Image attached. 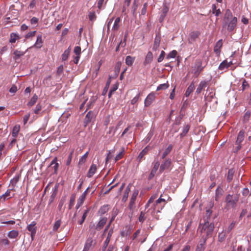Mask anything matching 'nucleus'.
Segmentation results:
<instances>
[{
  "label": "nucleus",
  "instance_id": "nucleus-14",
  "mask_svg": "<svg viewBox=\"0 0 251 251\" xmlns=\"http://www.w3.org/2000/svg\"><path fill=\"white\" fill-rule=\"evenodd\" d=\"M207 84L208 81L205 80L201 81L197 88L196 93L197 94L201 93L202 90L205 88L207 86Z\"/></svg>",
  "mask_w": 251,
  "mask_h": 251
},
{
  "label": "nucleus",
  "instance_id": "nucleus-19",
  "mask_svg": "<svg viewBox=\"0 0 251 251\" xmlns=\"http://www.w3.org/2000/svg\"><path fill=\"white\" fill-rule=\"evenodd\" d=\"M11 190L8 189L6 192L3 195L0 196V202H3L6 200L8 199L11 197L10 196Z\"/></svg>",
  "mask_w": 251,
  "mask_h": 251
},
{
  "label": "nucleus",
  "instance_id": "nucleus-20",
  "mask_svg": "<svg viewBox=\"0 0 251 251\" xmlns=\"http://www.w3.org/2000/svg\"><path fill=\"white\" fill-rule=\"evenodd\" d=\"M92 238H88L86 241L83 251H88L92 245Z\"/></svg>",
  "mask_w": 251,
  "mask_h": 251
},
{
  "label": "nucleus",
  "instance_id": "nucleus-55",
  "mask_svg": "<svg viewBox=\"0 0 251 251\" xmlns=\"http://www.w3.org/2000/svg\"><path fill=\"white\" fill-rule=\"evenodd\" d=\"M75 201V198L74 196H72L70 200V203L69 205V209H71L72 207L73 206L74 203Z\"/></svg>",
  "mask_w": 251,
  "mask_h": 251
},
{
  "label": "nucleus",
  "instance_id": "nucleus-41",
  "mask_svg": "<svg viewBox=\"0 0 251 251\" xmlns=\"http://www.w3.org/2000/svg\"><path fill=\"white\" fill-rule=\"evenodd\" d=\"M169 87V84L167 83L160 84L156 89L157 91L161 90H165Z\"/></svg>",
  "mask_w": 251,
  "mask_h": 251
},
{
  "label": "nucleus",
  "instance_id": "nucleus-52",
  "mask_svg": "<svg viewBox=\"0 0 251 251\" xmlns=\"http://www.w3.org/2000/svg\"><path fill=\"white\" fill-rule=\"evenodd\" d=\"M92 114L91 112H89L86 115L85 121L86 122L88 123L91 121L92 119Z\"/></svg>",
  "mask_w": 251,
  "mask_h": 251
},
{
  "label": "nucleus",
  "instance_id": "nucleus-25",
  "mask_svg": "<svg viewBox=\"0 0 251 251\" xmlns=\"http://www.w3.org/2000/svg\"><path fill=\"white\" fill-rule=\"evenodd\" d=\"M70 51H71L70 47H69L67 50H66L64 51V52L62 54V56H61L62 61H66L67 60V59L69 56V54L70 53Z\"/></svg>",
  "mask_w": 251,
  "mask_h": 251
},
{
  "label": "nucleus",
  "instance_id": "nucleus-39",
  "mask_svg": "<svg viewBox=\"0 0 251 251\" xmlns=\"http://www.w3.org/2000/svg\"><path fill=\"white\" fill-rule=\"evenodd\" d=\"M89 209H88V208H87L86 210H85L84 211V212L83 214L81 220L80 221H78V223L80 225H82L83 223V222H84V221L86 219V217L87 216V214H88V213L89 212Z\"/></svg>",
  "mask_w": 251,
  "mask_h": 251
},
{
  "label": "nucleus",
  "instance_id": "nucleus-5",
  "mask_svg": "<svg viewBox=\"0 0 251 251\" xmlns=\"http://www.w3.org/2000/svg\"><path fill=\"white\" fill-rule=\"evenodd\" d=\"M171 164L172 161L171 159L168 158L165 159L160 165L159 172L161 173L164 171V170L169 169L170 168Z\"/></svg>",
  "mask_w": 251,
  "mask_h": 251
},
{
  "label": "nucleus",
  "instance_id": "nucleus-28",
  "mask_svg": "<svg viewBox=\"0 0 251 251\" xmlns=\"http://www.w3.org/2000/svg\"><path fill=\"white\" fill-rule=\"evenodd\" d=\"M152 54L151 51H149L146 56L144 63L145 64H149L152 60Z\"/></svg>",
  "mask_w": 251,
  "mask_h": 251
},
{
  "label": "nucleus",
  "instance_id": "nucleus-12",
  "mask_svg": "<svg viewBox=\"0 0 251 251\" xmlns=\"http://www.w3.org/2000/svg\"><path fill=\"white\" fill-rule=\"evenodd\" d=\"M245 131L244 130H241L237 136L236 140V144L238 145L237 147V150H239L241 148L240 144L243 141L244 139Z\"/></svg>",
  "mask_w": 251,
  "mask_h": 251
},
{
  "label": "nucleus",
  "instance_id": "nucleus-31",
  "mask_svg": "<svg viewBox=\"0 0 251 251\" xmlns=\"http://www.w3.org/2000/svg\"><path fill=\"white\" fill-rule=\"evenodd\" d=\"M206 238H204L202 243L198 244L196 247L195 251H204L205 249L204 244Z\"/></svg>",
  "mask_w": 251,
  "mask_h": 251
},
{
  "label": "nucleus",
  "instance_id": "nucleus-3",
  "mask_svg": "<svg viewBox=\"0 0 251 251\" xmlns=\"http://www.w3.org/2000/svg\"><path fill=\"white\" fill-rule=\"evenodd\" d=\"M162 195H161L159 198L156 200L153 203V208L157 212H160L167 203L165 199L162 198Z\"/></svg>",
  "mask_w": 251,
  "mask_h": 251
},
{
  "label": "nucleus",
  "instance_id": "nucleus-17",
  "mask_svg": "<svg viewBox=\"0 0 251 251\" xmlns=\"http://www.w3.org/2000/svg\"><path fill=\"white\" fill-rule=\"evenodd\" d=\"M199 36V32L198 31H192L190 33L188 39L189 42L192 43L195 41Z\"/></svg>",
  "mask_w": 251,
  "mask_h": 251
},
{
  "label": "nucleus",
  "instance_id": "nucleus-56",
  "mask_svg": "<svg viewBox=\"0 0 251 251\" xmlns=\"http://www.w3.org/2000/svg\"><path fill=\"white\" fill-rule=\"evenodd\" d=\"M222 195V190H219L217 189L216 191L215 200L218 201L219 197Z\"/></svg>",
  "mask_w": 251,
  "mask_h": 251
},
{
  "label": "nucleus",
  "instance_id": "nucleus-16",
  "mask_svg": "<svg viewBox=\"0 0 251 251\" xmlns=\"http://www.w3.org/2000/svg\"><path fill=\"white\" fill-rule=\"evenodd\" d=\"M223 45V41L222 39L219 40L216 44L214 47V52L217 54L219 55L221 51V48Z\"/></svg>",
  "mask_w": 251,
  "mask_h": 251
},
{
  "label": "nucleus",
  "instance_id": "nucleus-35",
  "mask_svg": "<svg viewBox=\"0 0 251 251\" xmlns=\"http://www.w3.org/2000/svg\"><path fill=\"white\" fill-rule=\"evenodd\" d=\"M121 21V19L119 17H117L114 23L112 26V30H117L119 27V23Z\"/></svg>",
  "mask_w": 251,
  "mask_h": 251
},
{
  "label": "nucleus",
  "instance_id": "nucleus-60",
  "mask_svg": "<svg viewBox=\"0 0 251 251\" xmlns=\"http://www.w3.org/2000/svg\"><path fill=\"white\" fill-rule=\"evenodd\" d=\"M65 201V198H62L61 199V200L59 202V204H58V208H59V210H61V208H62L63 205L64 204Z\"/></svg>",
  "mask_w": 251,
  "mask_h": 251
},
{
  "label": "nucleus",
  "instance_id": "nucleus-36",
  "mask_svg": "<svg viewBox=\"0 0 251 251\" xmlns=\"http://www.w3.org/2000/svg\"><path fill=\"white\" fill-rule=\"evenodd\" d=\"M173 146L172 145H169L167 149L165 150L162 154V158H164L172 151Z\"/></svg>",
  "mask_w": 251,
  "mask_h": 251
},
{
  "label": "nucleus",
  "instance_id": "nucleus-43",
  "mask_svg": "<svg viewBox=\"0 0 251 251\" xmlns=\"http://www.w3.org/2000/svg\"><path fill=\"white\" fill-rule=\"evenodd\" d=\"M177 55V51L176 50H173L171 51L167 56V59L174 58Z\"/></svg>",
  "mask_w": 251,
  "mask_h": 251
},
{
  "label": "nucleus",
  "instance_id": "nucleus-13",
  "mask_svg": "<svg viewBox=\"0 0 251 251\" xmlns=\"http://www.w3.org/2000/svg\"><path fill=\"white\" fill-rule=\"evenodd\" d=\"M159 163L158 161L156 162L154 164L153 168L152 169L151 172L149 176V179H151L154 177L159 168Z\"/></svg>",
  "mask_w": 251,
  "mask_h": 251
},
{
  "label": "nucleus",
  "instance_id": "nucleus-47",
  "mask_svg": "<svg viewBox=\"0 0 251 251\" xmlns=\"http://www.w3.org/2000/svg\"><path fill=\"white\" fill-rule=\"evenodd\" d=\"M233 174H234L233 170V169L229 170L228 172L227 177V179L229 181H230L232 179Z\"/></svg>",
  "mask_w": 251,
  "mask_h": 251
},
{
  "label": "nucleus",
  "instance_id": "nucleus-30",
  "mask_svg": "<svg viewBox=\"0 0 251 251\" xmlns=\"http://www.w3.org/2000/svg\"><path fill=\"white\" fill-rule=\"evenodd\" d=\"M19 235V232L17 230H12L8 233V236L11 239L16 238Z\"/></svg>",
  "mask_w": 251,
  "mask_h": 251
},
{
  "label": "nucleus",
  "instance_id": "nucleus-38",
  "mask_svg": "<svg viewBox=\"0 0 251 251\" xmlns=\"http://www.w3.org/2000/svg\"><path fill=\"white\" fill-rule=\"evenodd\" d=\"M198 63V65L197 67V70L194 72V74L197 75H199L203 69V67L201 66V61H199Z\"/></svg>",
  "mask_w": 251,
  "mask_h": 251
},
{
  "label": "nucleus",
  "instance_id": "nucleus-18",
  "mask_svg": "<svg viewBox=\"0 0 251 251\" xmlns=\"http://www.w3.org/2000/svg\"><path fill=\"white\" fill-rule=\"evenodd\" d=\"M161 41V37L159 35H156L154 39L152 50H156L159 47Z\"/></svg>",
  "mask_w": 251,
  "mask_h": 251
},
{
  "label": "nucleus",
  "instance_id": "nucleus-24",
  "mask_svg": "<svg viewBox=\"0 0 251 251\" xmlns=\"http://www.w3.org/2000/svg\"><path fill=\"white\" fill-rule=\"evenodd\" d=\"M135 57H132L131 56L128 55L126 58V60H125L126 64L127 65L130 66L133 64V62L135 61Z\"/></svg>",
  "mask_w": 251,
  "mask_h": 251
},
{
  "label": "nucleus",
  "instance_id": "nucleus-23",
  "mask_svg": "<svg viewBox=\"0 0 251 251\" xmlns=\"http://www.w3.org/2000/svg\"><path fill=\"white\" fill-rule=\"evenodd\" d=\"M58 184H56L55 186H54V187L52 189L53 193H52L51 195L50 196V203H51L53 201L54 198L55 197V196L57 194V191H58Z\"/></svg>",
  "mask_w": 251,
  "mask_h": 251
},
{
  "label": "nucleus",
  "instance_id": "nucleus-2",
  "mask_svg": "<svg viewBox=\"0 0 251 251\" xmlns=\"http://www.w3.org/2000/svg\"><path fill=\"white\" fill-rule=\"evenodd\" d=\"M214 225L213 223H210L208 222H205L204 224H200L198 230L200 231L201 233L205 232L207 236H209L213 231Z\"/></svg>",
  "mask_w": 251,
  "mask_h": 251
},
{
  "label": "nucleus",
  "instance_id": "nucleus-34",
  "mask_svg": "<svg viewBox=\"0 0 251 251\" xmlns=\"http://www.w3.org/2000/svg\"><path fill=\"white\" fill-rule=\"evenodd\" d=\"M27 50H26L25 51H22L20 50H15L14 51V54L15 56V59L16 60L17 58H19L21 56H23Z\"/></svg>",
  "mask_w": 251,
  "mask_h": 251
},
{
  "label": "nucleus",
  "instance_id": "nucleus-1",
  "mask_svg": "<svg viewBox=\"0 0 251 251\" xmlns=\"http://www.w3.org/2000/svg\"><path fill=\"white\" fill-rule=\"evenodd\" d=\"M237 24V18L233 16L229 9L226 10L223 19V27L226 28L228 31L231 32L236 28Z\"/></svg>",
  "mask_w": 251,
  "mask_h": 251
},
{
  "label": "nucleus",
  "instance_id": "nucleus-46",
  "mask_svg": "<svg viewBox=\"0 0 251 251\" xmlns=\"http://www.w3.org/2000/svg\"><path fill=\"white\" fill-rule=\"evenodd\" d=\"M61 221L60 220L56 221L53 226V231H57L59 226L61 225Z\"/></svg>",
  "mask_w": 251,
  "mask_h": 251
},
{
  "label": "nucleus",
  "instance_id": "nucleus-7",
  "mask_svg": "<svg viewBox=\"0 0 251 251\" xmlns=\"http://www.w3.org/2000/svg\"><path fill=\"white\" fill-rule=\"evenodd\" d=\"M235 64V62L233 60H230L229 62H227L226 60L223 61L219 66V69L220 70H224L228 68L230 65Z\"/></svg>",
  "mask_w": 251,
  "mask_h": 251
},
{
  "label": "nucleus",
  "instance_id": "nucleus-15",
  "mask_svg": "<svg viewBox=\"0 0 251 251\" xmlns=\"http://www.w3.org/2000/svg\"><path fill=\"white\" fill-rule=\"evenodd\" d=\"M43 41L41 35H38L37 37V40L35 43L32 47H35L37 49L41 48L43 46Z\"/></svg>",
  "mask_w": 251,
  "mask_h": 251
},
{
  "label": "nucleus",
  "instance_id": "nucleus-21",
  "mask_svg": "<svg viewBox=\"0 0 251 251\" xmlns=\"http://www.w3.org/2000/svg\"><path fill=\"white\" fill-rule=\"evenodd\" d=\"M97 170V166L95 164H93L88 171V173L87 174V176L88 177H91L96 173V171Z\"/></svg>",
  "mask_w": 251,
  "mask_h": 251
},
{
  "label": "nucleus",
  "instance_id": "nucleus-58",
  "mask_svg": "<svg viewBox=\"0 0 251 251\" xmlns=\"http://www.w3.org/2000/svg\"><path fill=\"white\" fill-rule=\"evenodd\" d=\"M126 36L125 37V39H124V41H121L120 42V43L119 44V45L117 47V48L116 49V51H117L119 50L120 46H121L123 47H124L125 46V45H126Z\"/></svg>",
  "mask_w": 251,
  "mask_h": 251
},
{
  "label": "nucleus",
  "instance_id": "nucleus-54",
  "mask_svg": "<svg viewBox=\"0 0 251 251\" xmlns=\"http://www.w3.org/2000/svg\"><path fill=\"white\" fill-rule=\"evenodd\" d=\"M131 0H125V4L123 7V12H126V7H128L130 5Z\"/></svg>",
  "mask_w": 251,
  "mask_h": 251
},
{
  "label": "nucleus",
  "instance_id": "nucleus-6",
  "mask_svg": "<svg viewBox=\"0 0 251 251\" xmlns=\"http://www.w3.org/2000/svg\"><path fill=\"white\" fill-rule=\"evenodd\" d=\"M35 226L36 223L34 221H33L27 226V229L31 232V237L32 240H33L34 237L35 236L36 232V227Z\"/></svg>",
  "mask_w": 251,
  "mask_h": 251
},
{
  "label": "nucleus",
  "instance_id": "nucleus-63",
  "mask_svg": "<svg viewBox=\"0 0 251 251\" xmlns=\"http://www.w3.org/2000/svg\"><path fill=\"white\" fill-rule=\"evenodd\" d=\"M41 109H42V106H41V105H40V104H38L36 106V107H35V109H34V112L35 114H38V112H39L41 110Z\"/></svg>",
  "mask_w": 251,
  "mask_h": 251
},
{
  "label": "nucleus",
  "instance_id": "nucleus-4",
  "mask_svg": "<svg viewBox=\"0 0 251 251\" xmlns=\"http://www.w3.org/2000/svg\"><path fill=\"white\" fill-rule=\"evenodd\" d=\"M238 201V197L237 196L233 197L230 195H228L226 198L227 207L232 208L235 207Z\"/></svg>",
  "mask_w": 251,
  "mask_h": 251
},
{
  "label": "nucleus",
  "instance_id": "nucleus-45",
  "mask_svg": "<svg viewBox=\"0 0 251 251\" xmlns=\"http://www.w3.org/2000/svg\"><path fill=\"white\" fill-rule=\"evenodd\" d=\"M109 207L108 205H103L99 210V213L101 214H103L108 211Z\"/></svg>",
  "mask_w": 251,
  "mask_h": 251
},
{
  "label": "nucleus",
  "instance_id": "nucleus-44",
  "mask_svg": "<svg viewBox=\"0 0 251 251\" xmlns=\"http://www.w3.org/2000/svg\"><path fill=\"white\" fill-rule=\"evenodd\" d=\"M53 164H54V165L53 166L54 172H56V171L58 168V166H59L58 163H57V158L56 157L54 158L53 159V160L51 162V164H50L51 165H52Z\"/></svg>",
  "mask_w": 251,
  "mask_h": 251
},
{
  "label": "nucleus",
  "instance_id": "nucleus-42",
  "mask_svg": "<svg viewBox=\"0 0 251 251\" xmlns=\"http://www.w3.org/2000/svg\"><path fill=\"white\" fill-rule=\"evenodd\" d=\"M88 154V151L86 152L79 159V164H82L84 163L87 159Z\"/></svg>",
  "mask_w": 251,
  "mask_h": 251
},
{
  "label": "nucleus",
  "instance_id": "nucleus-10",
  "mask_svg": "<svg viewBox=\"0 0 251 251\" xmlns=\"http://www.w3.org/2000/svg\"><path fill=\"white\" fill-rule=\"evenodd\" d=\"M113 232V231L112 229H111L109 230L107 235V237H106V239L104 242V244H103V248H102L103 251H104L105 250V249H106V248L107 247V246L109 243L110 240L111 239V237L112 236Z\"/></svg>",
  "mask_w": 251,
  "mask_h": 251
},
{
  "label": "nucleus",
  "instance_id": "nucleus-27",
  "mask_svg": "<svg viewBox=\"0 0 251 251\" xmlns=\"http://www.w3.org/2000/svg\"><path fill=\"white\" fill-rule=\"evenodd\" d=\"M19 39V35L15 33H11L10 35L9 42L14 43L16 40Z\"/></svg>",
  "mask_w": 251,
  "mask_h": 251
},
{
  "label": "nucleus",
  "instance_id": "nucleus-26",
  "mask_svg": "<svg viewBox=\"0 0 251 251\" xmlns=\"http://www.w3.org/2000/svg\"><path fill=\"white\" fill-rule=\"evenodd\" d=\"M194 83L193 82H192L186 90V91L185 94V96L187 97H189L191 93L194 91Z\"/></svg>",
  "mask_w": 251,
  "mask_h": 251
},
{
  "label": "nucleus",
  "instance_id": "nucleus-32",
  "mask_svg": "<svg viewBox=\"0 0 251 251\" xmlns=\"http://www.w3.org/2000/svg\"><path fill=\"white\" fill-rule=\"evenodd\" d=\"M212 12L216 16H219L221 13L220 9H217L216 6L214 4L212 5Z\"/></svg>",
  "mask_w": 251,
  "mask_h": 251
},
{
  "label": "nucleus",
  "instance_id": "nucleus-22",
  "mask_svg": "<svg viewBox=\"0 0 251 251\" xmlns=\"http://www.w3.org/2000/svg\"><path fill=\"white\" fill-rule=\"evenodd\" d=\"M20 129V126L19 125H15L12 130L11 134L13 138H16Z\"/></svg>",
  "mask_w": 251,
  "mask_h": 251
},
{
  "label": "nucleus",
  "instance_id": "nucleus-50",
  "mask_svg": "<svg viewBox=\"0 0 251 251\" xmlns=\"http://www.w3.org/2000/svg\"><path fill=\"white\" fill-rule=\"evenodd\" d=\"M168 10L169 7L167 6L166 4H164L163 5L162 10L161 11V14L166 15L167 12H168Z\"/></svg>",
  "mask_w": 251,
  "mask_h": 251
},
{
  "label": "nucleus",
  "instance_id": "nucleus-49",
  "mask_svg": "<svg viewBox=\"0 0 251 251\" xmlns=\"http://www.w3.org/2000/svg\"><path fill=\"white\" fill-rule=\"evenodd\" d=\"M140 96V94L138 93L135 97H134L131 100V103L132 104H135L139 100V98Z\"/></svg>",
  "mask_w": 251,
  "mask_h": 251
},
{
  "label": "nucleus",
  "instance_id": "nucleus-59",
  "mask_svg": "<svg viewBox=\"0 0 251 251\" xmlns=\"http://www.w3.org/2000/svg\"><path fill=\"white\" fill-rule=\"evenodd\" d=\"M73 152V151H71L68 157L67 161L66 162V165L68 166L69 165L71 162Z\"/></svg>",
  "mask_w": 251,
  "mask_h": 251
},
{
  "label": "nucleus",
  "instance_id": "nucleus-51",
  "mask_svg": "<svg viewBox=\"0 0 251 251\" xmlns=\"http://www.w3.org/2000/svg\"><path fill=\"white\" fill-rule=\"evenodd\" d=\"M74 52L76 54V55H80L81 48L79 46L75 47Z\"/></svg>",
  "mask_w": 251,
  "mask_h": 251
},
{
  "label": "nucleus",
  "instance_id": "nucleus-29",
  "mask_svg": "<svg viewBox=\"0 0 251 251\" xmlns=\"http://www.w3.org/2000/svg\"><path fill=\"white\" fill-rule=\"evenodd\" d=\"M106 221H107L106 218H101L97 225V228L99 229H101L104 226V225L105 224Z\"/></svg>",
  "mask_w": 251,
  "mask_h": 251
},
{
  "label": "nucleus",
  "instance_id": "nucleus-64",
  "mask_svg": "<svg viewBox=\"0 0 251 251\" xmlns=\"http://www.w3.org/2000/svg\"><path fill=\"white\" fill-rule=\"evenodd\" d=\"M235 225V222H232L230 225L228 226V227L227 228V232H229L234 227Z\"/></svg>",
  "mask_w": 251,
  "mask_h": 251
},
{
  "label": "nucleus",
  "instance_id": "nucleus-33",
  "mask_svg": "<svg viewBox=\"0 0 251 251\" xmlns=\"http://www.w3.org/2000/svg\"><path fill=\"white\" fill-rule=\"evenodd\" d=\"M38 99V97L36 95H34L31 99L30 101L27 103V105L29 107L32 106L36 102Z\"/></svg>",
  "mask_w": 251,
  "mask_h": 251
},
{
  "label": "nucleus",
  "instance_id": "nucleus-53",
  "mask_svg": "<svg viewBox=\"0 0 251 251\" xmlns=\"http://www.w3.org/2000/svg\"><path fill=\"white\" fill-rule=\"evenodd\" d=\"M165 55V52L163 50H162L161 51L160 54L157 59V61L158 62H161L163 61V60L164 58Z\"/></svg>",
  "mask_w": 251,
  "mask_h": 251
},
{
  "label": "nucleus",
  "instance_id": "nucleus-37",
  "mask_svg": "<svg viewBox=\"0 0 251 251\" xmlns=\"http://www.w3.org/2000/svg\"><path fill=\"white\" fill-rule=\"evenodd\" d=\"M147 151L148 149L147 148H146L144 150H143L142 151L139 153L138 156V160L139 162H141L142 158L147 153Z\"/></svg>",
  "mask_w": 251,
  "mask_h": 251
},
{
  "label": "nucleus",
  "instance_id": "nucleus-61",
  "mask_svg": "<svg viewBox=\"0 0 251 251\" xmlns=\"http://www.w3.org/2000/svg\"><path fill=\"white\" fill-rule=\"evenodd\" d=\"M145 220V213L143 212H141L139 217V221L143 223Z\"/></svg>",
  "mask_w": 251,
  "mask_h": 251
},
{
  "label": "nucleus",
  "instance_id": "nucleus-62",
  "mask_svg": "<svg viewBox=\"0 0 251 251\" xmlns=\"http://www.w3.org/2000/svg\"><path fill=\"white\" fill-rule=\"evenodd\" d=\"M36 31H33L32 32H28L25 36V38L28 39L29 38L31 37H33L35 35Z\"/></svg>",
  "mask_w": 251,
  "mask_h": 251
},
{
  "label": "nucleus",
  "instance_id": "nucleus-57",
  "mask_svg": "<svg viewBox=\"0 0 251 251\" xmlns=\"http://www.w3.org/2000/svg\"><path fill=\"white\" fill-rule=\"evenodd\" d=\"M157 198V195H154L152 196H151L150 199H149V200L148 201V202L146 205L147 206H149V204L151 203L152 202H153V201H154V200Z\"/></svg>",
  "mask_w": 251,
  "mask_h": 251
},
{
  "label": "nucleus",
  "instance_id": "nucleus-9",
  "mask_svg": "<svg viewBox=\"0 0 251 251\" xmlns=\"http://www.w3.org/2000/svg\"><path fill=\"white\" fill-rule=\"evenodd\" d=\"M215 93L213 92H210L208 95L205 97V100L208 102L213 101L214 104H217V99L215 98ZM207 104V103H206Z\"/></svg>",
  "mask_w": 251,
  "mask_h": 251
},
{
  "label": "nucleus",
  "instance_id": "nucleus-8",
  "mask_svg": "<svg viewBox=\"0 0 251 251\" xmlns=\"http://www.w3.org/2000/svg\"><path fill=\"white\" fill-rule=\"evenodd\" d=\"M155 98V97L154 93H151L150 94H149L145 100V106L147 107L150 105L152 101L154 100Z\"/></svg>",
  "mask_w": 251,
  "mask_h": 251
},
{
  "label": "nucleus",
  "instance_id": "nucleus-11",
  "mask_svg": "<svg viewBox=\"0 0 251 251\" xmlns=\"http://www.w3.org/2000/svg\"><path fill=\"white\" fill-rule=\"evenodd\" d=\"M88 189H86L82 194V195L77 200V202L76 205V208L77 209L79 208V207L82 205L83 203L84 200L85 199L87 193Z\"/></svg>",
  "mask_w": 251,
  "mask_h": 251
},
{
  "label": "nucleus",
  "instance_id": "nucleus-40",
  "mask_svg": "<svg viewBox=\"0 0 251 251\" xmlns=\"http://www.w3.org/2000/svg\"><path fill=\"white\" fill-rule=\"evenodd\" d=\"M124 152H125V149L124 148H122V151L120 152H119L115 156V161L117 162V161H118L120 159H121L123 157V155L124 154Z\"/></svg>",
  "mask_w": 251,
  "mask_h": 251
},
{
  "label": "nucleus",
  "instance_id": "nucleus-48",
  "mask_svg": "<svg viewBox=\"0 0 251 251\" xmlns=\"http://www.w3.org/2000/svg\"><path fill=\"white\" fill-rule=\"evenodd\" d=\"M135 200L136 199L131 198L129 204V208L130 210H133L134 209Z\"/></svg>",
  "mask_w": 251,
  "mask_h": 251
}]
</instances>
